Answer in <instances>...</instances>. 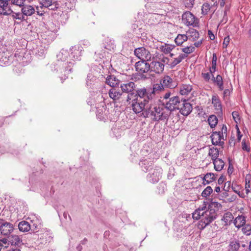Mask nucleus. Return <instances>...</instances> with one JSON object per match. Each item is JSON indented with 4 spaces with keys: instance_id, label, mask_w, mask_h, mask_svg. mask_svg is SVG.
<instances>
[{
    "instance_id": "obj_24",
    "label": "nucleus",
    "mask_w": 251,
    "mask_h": 251,
    "mask_svg": "<svg viewBox=\"0 0 251 251\" xmlns=\"http://www.w3.org/2000/svg\"><path fill=\"white\" fill-rule=\"evenodd\" d=\"M187 56L185 54L181 53L178 56L174 58L170 64L171 68H173L175 67L176 65L180 63L182 61V60L187 57Z\"/></svg>"
},
{
    "instance_id": "obj_32",
    "label": "nucleus",
    "mask_w": 251,
    "mask_h": 251,
    "mask_svg": "<svg viewBox=\"0 0 251 251\" xmlns=\"http://www.w3.org/2000/svg\"><path fill=\"white\" fill-rule=\"evenodd\" d=\"M215 180V175L213 173L206 174L203 179V184L206 185L213 182Z\"/></svg>"
},
{
    "instance_id": "obj_13",
    "label": "nucleus",
    "mask_w": 251,
    "mask_h": 251,
    "mask_svg": "<svg viewBox=\"0 0 251 251\" xmlns=\"http://www.w3.org/2000/svg\"><path fill=\"white\" fill-rule=\"evenodd\" d=\"M160 83L164 88L173 89L176 86V83L174 81L169 75H165L160 80Z\"/></svg>"
},
{
    "instance_id": "obj_19",
    "label": "nucleus",
    "mask_w": 251,
    "mask_h": 251,
    "mask_svg": "<svg viewBox=\"0 0 251 251\" xmlns=\"http://www.w3.org/2000/svg\"><path fill=\"white\" fill-rule=\"evenodd\" d=\"M10 53L8 51L0 52V65L4 66L8 65L11 62L10 59Z\"/></svg>"
},
{
    "instance_id": "obj_56",
    "label": "nucleus",
    "mask_w": 251,
    "mask_h": 251,
    "mask_svg": "<svg viewBox=\"0 0 251 251\" xmlns=\"http://www.w3.org/2000/svg\"><path fill=\"white\" fill-rule=\"evenodd\" d=\"M242 149L244 151H249L250 150V148L247 146V145L246 144L245 141H243L242 142Z\"/></svg>"
},
{
    "instance_id": "obj_14",
    "label": "nucleus",
    "mask_w": 251,
    "mask_h": 251,
    "mask_svg": "<svg viewBox=\"0 0 251 251\" xmlns=\"http://www.w3.org/2000/svg\"><path fill=\"white\" fill-rule=\"evenodd\" d=\"M7 240L11 246L15 247L19 246L22 242V237L16 234L9 235Z\"/></svg>"
},
{
    "instance_id": "obj_12",
    "label": "nucleus",
    "mask_w": 251,
    "mask_h": 251,
    "mask_svg": "<svg viewBox=\"0 0 251 251\" xmlns=\"http://www.w3.org/2000/svg\"><path fill=\"white\" fill-rule=\"evenodd\" d=\"M180 101V106H179V108L178 109H179V112L184 116L188 115L192 110V105L186 100H184L183 101L181 100Z\"/></svg>"
},
{
    "instance_id": "obj_51",
    "label": "nucleus",
    "mask_w": 251,
    "mask_h": 251,
    "mask_svg": "<svg viewBox=\"0 0 251 251\" xmlns=\"http://www.w3.org/2000/svg\"><path fill=\"white\" fill-rule=\"evenodd\" d=\"M195 0H184V3L187 8H191L194 4Z\"/></svg>"
},
{
    "instance_id": "obj_17",
    "label": "nucleus",
    "mask_w": 251,
    "mask_h": 251,
    "mask_svg": "<svg viewBox=\"0 0 251 251\" xmlns=\"http://www.w3.org/2000/svg\"><path fill=\"white\" fill-rule=\"evenodd\" d=\"M81 48H82L78 45L72 47L70 49L71 56L75 59L79 60L81 54Z\"/></svg>"
},
{
    "instance_id": "obj_6",
    "label": "nucleus",
    "mask_w": 251,
    "mask_h": 251,
    "mask_svg": "<svg viewBox=\"0 0 251 251\" xmlns=\"http://www.w3.org/2000/svg\"><path fill=\"white\" fill-rule=\"evenodd\" d=\"M134 54L141 60L151 61L152 58L150 51L144 47L136 49Z\"/></svg>"
},
{
    "instance_id": "obj_4",
    "label": "nucleus",
    "mask_w": 251,
    "mask_h": 251,
    "mask_svg": "<svg viewBox=\"0 0 251 251\" xmlns=\"http://www.w3.org/2000/svg\"><path fill=\"white\" fill-rule=\"evenodd\" d=\"M178 97L173 96L167 101H165V103L163 104V106L167 111L170 112V114L171 111L179 108L181 103Z\"/></svg>"
},
{
    "instance_id": "obj_57",
    "label": "nucleus",
    "mask_w": 251,
    "mask_h": 251,
    "mask_svg": "<svg viewBox=\"0 0 251 251\" xmlns=\"http://www.w3.org/2000/svg\"><path fill=\"white\" fill-rule=\"evenodd\" d=\"M217 56L215 53H213L212 54V65L216 66L217 65Z\"/></svg>"
},
{
    "instance_id": "obj_39",
    "label": "nucleus",
    "mask_w": 251,
    "mask_h": 251,
    "mask_svg": "<svg viewBox=\"0 0 251 251\" xmlns=\"http://www.w3.org/2000/svg\"><path fill=\"white\" fill-rule=\"evenodd\" d=\"M207 203V207L212 209H215V211L218 210L221 207V204L218 202L211 201L210 203L208 201H205Z\"/></svg>"
},
{
    "instance_id": "obj_61",
    "label": "nucleus",
    "mask_w": 251,
    "mask_h": 251,
    "mask_svg": "<svg viewBox=\"0 0 251 251\" xmlns=\"http://www.w3.org/2000/svg\"><path fill=\"white\" fill-rule=\"evenodd\" d=\"M36 11L37 12V13L39 16H43L45 13L44 11H40L39 9L38 6H36L35 8Z\"/></svg>"
},
{
    "instance_id": "obj_30",
    "label": "nucleus",
    "mask_w": 251,
    "mask_h": 251,
    "mask_svg": "<svg viewBox=\"0 0 251 251\" xmlns=\"http://www.w3.org/2000/svg\"><path fill=\"white\" fill-rule=\"evenodd\" d=\"M214 169L217 171H221L224 167V162L221 159H216L213 161Z\"/></svg>"
},
{
    "instance_id": "obj_20",
    "label": "nucleus",
    "mask_w": 251,
    "mask_h": 251,
    "mask_svg": "<svg viewBox=\"0 0 251 251\" xmlns=\"http://www.w3.org/2000/svg\"><path fill=\"white\" fill-rule=\"evenodd\" d=\"M12 11L8 5V2L0 1V14L3 15L10 14Z\"/></svg>"
},
{
    "instance_id": "obj_58",
    "label": "nucleus",
    "mask_w": 251,
    "mask_h": 251,
    "mask_svg": "<svg viewBox=\"0 0 251 251\" xmlns=\"http://www.w3.org/2000/svg\"><path fill=\"white\" fill-rule=\"evenodd\" d=\"M0 244H3L4 245L7 246V248L8 247L10 244H9V241L7 240V237L6 238H3L0 240Z\"/></svg>"
},
{
    "instance_id": "obj_16",
    "label": "nucleus",
    "mask_w": 251,
    "mask_h": 251,
    "mask_svg": "<svg viewBox=\"0 0 251 251\" xmlns=\"http://www.w3.org/2000/svg\"><path fill=\"white\" fill-rule=\"evenodd\" d=\"M21 11L25 16H31L35 13L36 9L33 5L25 4L21 8Z\"/></svg>"
},
{
    "instance_id": "obj_35",
    "label": "nucleus",
    "mask_w": 251,
    "mask_h": 251,
    "mask_svg": "<svg viewBox=\"0 0 251 251\" xmlns=\"http://www.w3.org/2000/svg\"><path fill=\"white\" fill-rule=\"evenodd\" d=\"M188 39V36L186 34H178L176 38L175 41L177 45L182 44L185 41Z\"/></svg>"
},
{
    "instance_id": "obj_59",
    "label": "nucleus",
    "mask_w": 251,
    "mask_h": 251,
    "mask_svg": "<svg viewBox=\"0 0 251 251\" xmlns=\"http://www.w3.org/2000/svg\"><path fill=\"white\" fill-rule=\"evenodd\" d=\"M81 44L85 48L88 47L90 45V42L87 40L81 41Z\"/></svg>"
},
{
    "instance_id": "obj_50",
    "label": "nucleus",
    "mask_w": 251,
    "mask_h": 251,
    "mask_svg": "<svg viewBox=\"0 0 251 251\" xmlns=\"http://www.w3.org/2000/svg\"><path fill=\"white\" fill-rule=\"evenodd\" d=\"M232 115L236 123L237 124L240 122V116L238 112L233 111L232 113Z\"/></svg>"
},
{
    "instance_id": "obj_5",
    "label": "nucleus",
    "mask_w": 251,
    "mask_h": 251,
    "mask_svg": "<svg viewBox=\"0 0 251 251\" xmlns=\"http://www.w3.org/2000/svg\"><path fill=\"white\" fill-rule=\"evenodd\" d=\"M14 230L13 224L0 218V233L1 235H9L13 232Z\"/></svg>"
},
{
    "instance_id": "obj_45",
    "label": "nucleus",
    "mask_w": 251,
    "mask_h": 251,
    "mask_svg": "<svg viewBox=\"0 0 251 251\" xmlns=\"http://www.w3.org/2000/svg\"><path fill=\"white\" fill-rule=\"evenodd\" d=\"M13 17L14 19H18L21 21L25 20V16L23 13L20 12L14 13Z\"/></svg>"
},
{
    "instance_id": "obj_40",
    "label": "nucleus",
    "mask_w": 251,
    "mask_h": 251,
    "mask_svg": "<svg viewBox=\"0 0 251 251\" xmlns=\"http://www.w3.org/2000/svg\"><path fill=\"white\" fill-rule=\"evenodd\" d=\"M154 57H156V58L158 59V61L161 62L163 64L164 63H168L169 62V59L167 57H165L163 56L162 54H159L158 53H155L153 55Z\"/></svg>"
},
{
    "instance_id": "obj_43",
    "label": "nucleus",
    "mask_w": 251,
    "mask_h": 251,
    "mask_svg": "<svg viewBox=\"0 0 251 251\" xmlns=\"http://www.w3.org/2000/svg\"><path fill=\"white\" fill-rule=\"evenodd\" d=\"M25 0H11L10 3L22 8L25 4Z\"/></svg>"
},
{
    "instance_id": "obj_11",
    "label": "nucleus",
    "mask_w": 251,
    "mask_h": 251,
    "mask_svg": "<svg viewBox=\"0 0 251 251\" xmlns=\"http://www.w3.org/2000/svg\"><path fill=\"white\" fill-rule=\"evenodd\" d=\"M41 8L44 7L49 10L54 11L59 7V4L57 1L53 0H42L40 2Z\"/></svg>"
},
{
    "instance_id": "obj_62",
    "label": "nucleus",
    "mask_w": 251,
    "mask_h": 251,
    "mask_svg": "<svg viewBox=\"0 0 251 251\" xmlns=\"http://www.w3.org/2000/svg\"><path fill=\"white\" fill-rule=\"evenodd\" d=\"M229 95H230V91L229 89H226L224 91V93H223L224 98H226L227 96H229Z\"/></svg>"
},
{
    "instance_id": "obj_25",
    "label": "nucleus",
    "mask_w": 251,
    "mask_h": 251,
    "mask_svg": "<svg viewBox=\"0 0 251 251\" xmlns=\"http://www.w3.org/2000/svg\"><path fill=\"white\" fill-rule=\"evenodd\" d=\"M108 94L110 98L113 100H119L121 98L122 94V93L117 91L116 89L114 88H111L109 91Z\"/></svg>"
},
{
    "instance_id": "obj_2",
    "label": "nucleus",
    "mask_w": 251,
    "mask_h": 251,
    "mask_svg": "<svg viewBox=\"0 0 251 251\" xmlns=\"http://www.w3.org/2000/svg\"><path fill=\"white\" fill-rule=\"evenodd\" d=\"M143 115L145 117L150 118L152 121H159L168 119L170 112L167 111L163 105L154 106L150 104L149 108L143 113Z\"/></svg>"
},
{
    "instance_id": "obj_36",
    "label": "nucleus",
    "mask_w": 251,
    "mask_h": 251,
    "mask_svg": "<svg viewBox=\"0 0 251 251\" xmlns=\"http://www.w3.org/2000/svg\"><path fill=\"white\" fill-rule=\"evenodd\" d=\"M174 49V46L166 44L160 47V50L165 54L170 53Z\"/></svg>"
},
{
    "instance_id": "obj_42",
    "label": "nucleus",
    "mask_w": 251,
    "mask_h": 251,
    "mask_svg": "<svg viewBox=\"0 0 251 251\" xmlns=\"http://www.w3.org/2000/svg\"><path fill=\"white\" fill-rule=\"evenodd\" d=\"M240 248V244L237 241H232L229 245V250L231 251H237Z\"/></svg>"
},
{
    "instance_id": "obj_63",
    "label": "nucleus",
    "mask_w": 251,
    "mask_h": 251,
    "mask_svg": "<svg viewBox=\"0 0 251 251\" xmlns=\"http://www.w3.org/2000/svg\"><path fill=\"white\" fill-rule=\"evenodd\" d=\"M216 66L212 65L211 67L210 68V69H209L210 72H209V73L212 75V76H213L212 74L216 71Z\"/></svg>"
},
{
    "instance_id": "obj_53",
    "label": "nucleus",
    "mask_w": 251,
    "mask_h": 251,
    "mask_svg": "<svg viewBox=\"0 0 251 251\" xmlns=\"http://www.w3.org/2000/svg\"><path fill=\"white\" fill-rule=\"evenodd\" d=\"M251 230V226L250 225H247L245 227L242 228V231L247 235H249L250 234V231Z\"/></svg>"
},
{
    "instance_id": "obj_23",
    "label": "nucleus",
    "mask_w": 251,
    "mask_h": 251,
    "mask_svg": "<svg viewBox=\"0 0 251 251\" xmlns=\"http://www.w3.org/2000/svg\"><path fill=\"white\" fill-rule=\"evenodd\" d=\"M119 80L114 75H109L106 79V83L112 87H115L119 83Z\"/></svg>"
},
{
    "instance_id": "obj_27",
    "label": "nucleus",
    "mask_w": 251,
    "mask_h": 251,
    "mask_svg": "<svg viewBox=\"0 0 251 251\" xmlns=\"http://www.w3.org/2000/svg\"><path fill=\"white\" fill-rule=\"evenodd\" d=\"M19 230L22 232H27L30 229V226L29 224L25 221H23L20 222L18 225Z\"/></svg>"
},
{
    "instance_id": "obj_44",
    "label": "nucleus",
    "mask_w": 251,
    "mask_h": 251,
    "mask_svg": "<svg viewBox=\"0 0 251 251\" xmlns=\"http://www.w3.org/2000/svg\"><path fill=\"white\" fill-rule=\"evenodd\" d=\"M213 190L210 186H207L202 192L201 196L203 197L206 198L209 196L212 192Z\"/></svg>"
},
{
    "instance_id": "obj_15",
    "label": "nucleus",
    "mask_w": 251,
    "mask_h": 251,
    "mask_svg": "<svg viewBox=\"0 0 251 251\" xmlns=\"http://www.w3.org/2000/svg\"><path fill=\"white\" fill-rule=\"evenodd\" d=\"M162 170L161 168L154 169L150 175V181L152 183L157 182L161 177Z\"/></svg>"
},
{
    "instance_id": "obj_8",
    "label": "nucleus",
    "mask_w": 251,
    "mask_h": 251,
    "mask_svg": "<svg viewBox=\"0 0 251 251\" xmlns=\"http://www.w3.org/2000/svg\"><path fill=\"white\" fill-rule=\"evenodd\" d=\"M183 22L187 25H192L193 26H197L198 24V20L195 16L190 12H186L182 17Z\"/></svg>"
},
{
    "instance_id": "obj_49",
    "label": "nucleus",
    "mask_w": 251,
    "mask_h": 251,
    "mask_svg": "<svg viewBox=\"0 0 251 251\" xmlns=\"http://www.w3.org/2000/svg\"><path fill=\"white\" fill-rule=\"evenodd\" d=\"M171 95V93L169 92L166 93L162 97V105L165 103V101L166 102L168 100L170 99Z\"/></svg>"
},
{
    "instance_id": "obj_52",
    "label": "nucleus",
    "mask_w": 251,
    "mask_h": 251,
    "mask_svg": "<svg viewBox=\"0 0 251 251\" xmlns=\"http://www.w3.org/2000/svg\"><path fill=\"white\" fill-rule=\"evenodd\" d=\"M73 66V63L72 62H69L68 64L67 67H65V75L69 74L72 71V67Z\"/></svg>"
},
{
    "instance_id": "obj_47",
    "label": "nucleus",
    "mask_w": 251,
    "mask_h": 251,
    "mask_svg": "<svg viewBox=\"0 0 251 251\" xmlns=\"http://www.w3.org/2000/svg\"><path fill=\"white\" fill-rule=\"evenodd\" d=\"M210 9V5L207 3H204L201 7V12L203 14H207Z\"/></svg>"
},
{
    "instance_id": "obj_48",
    "label": "nucleus",
    "mask_w": 251,
    "mask_h": 251,
    "mask_svg": "<svg viewBox=\"0 0 251 251\" xmlns=\"http://www.w3.org/2000/svg\"><path fill=\"white\" fill-rule=\"evenodd\" d=\"M195 49V48L194 47L191 46L189 47H187L186 48H182L181 50L183 52L186 54H190L194 51Z\"/></svg>"
},
{
    "instance_id": "obj_38",
    "label": "nucleus",
    "mask_w": 251,
    "mask_h": 251,
    "mask_svg": "<svg viewBox=\"0 0 251 251\" xmlns=\"http://www.w3.org/2000/svg\"><path fill=\"white\" fill-rule=\"evenodd\" d=\"M245 182L246 191V193L248 194L251 192V175L248 174L246 175L245 177Z\"/></svg>"
},
{
    "instance_id": "obj_54",
    "label": "nucleus",
    "mask_w": 251,
    "mask_h": 251,
    "mask_svg": "<svg viewBox=\"0 0 251 251\" xmlns=\"http://www.w3.org/2000/svg\"><path fill=\"white\" fill-rule=\"evenodd\" d=\"M211 74L209 73H202V76L205 81L208 82L210 79Z\"/></svg>"
},
{
    "instance_id": "obj_46",
    "label": "nucleus",
    "mask_w": 251,
    "mask_h": 251,
    "mask_svg": "<svg viewBox=\"0 0 251 251\" xmlns=\"http://www.w3.org/2000/svg\"><path fill=\"white\" fill-rule=\"evenodd\" d=\"M221 135H222V138L223 140H225L226 138L227 135V127L226 125H223L221 128Z\"/></svg>"
},
{
    "instance_id": "obj_55",
    "label": "nucleus",
    "mask_w": 251,
    "mask_h": 251,
    "mask_svg": "<svg viewBox=\"0 0 251 251\" xmlns=\"http://www.w3.org/2000/svg\"><path fill=\"white\" fill-rule=\"evenodd\" d=\"M230 41V38L229 36H227L224 38V42H223V48H226L227 46L229 44Z\"/></svg>"
},
{
    "instance_id": "obj_10",
    "label": "nucleus",
    "mask_w": 251,
    "mask_h": 251,
    "mask_svg": "<svg viewBox=\"0 0 251 251\" xmlns=\"http://www.w3.org/2000/svg\"><path fill=\"white\" fill-rule=\"evenodd\" d=\"M136 92V94H134V93L128 94L127 97H128V98H134L137 99L140 98V99L142 100H150V98L147 95L146 88H143L138 89Z\"/></svg>"
},
{
    "instance_id": "obj_60",
    "label": "nucleus",
    "mask_w": 251,
    "mask_h": 251,
    "mask_svg": "<svg viewBox=\"0 0 251 251\" xmlns=\"http://www.w3.org/2000/svg\"><path fill=\"white\" fill-rule=\"evenodd\" d=\"M94 76L92 75H88V76H87V79H86V84L88 86V85H91L92 83L91 82H89V80H91V79H92L93 78Z\"/></svg>"
},
{
    "instance_id": "obj_41",
    "label": "nucleus",
    "mask_w": 251,
    "mask_h": 251,
    "mask_svg": "<svg viewBox=\"0 0 251 251\" xmlns=\"http://www.w3.org/2000/svg\"><path fill=\"white\" fill-rule=\"evenodd\" d=\"M208 123L211 127L213 128L217 125L218 119L216 116L211 115L208 119Z\"/></svg>"
},
{
    "instance_id": "obj_1",
    "label": "nucleus",
    "mask_w": 251,
    "mask_h": 251,
    "mask_svg": "<svg viewBox=\"0 0 251 251\" xmlns=\"http://www.w3.org/2000/svg\"><path fill=\"white\" fill-rule=\"evenodd\" d=\"M207 203L203 202L202 205L193 213L194 219H201L200 226L204 228L216 218L217 213L215 209H209L207 207Z\"/></svg>"
},
{
    "instance_id": "obj_21",
    "label": "nucleus",
    "mask_w": 251,
    "mask_h": 251,
    "mask_svg": "<svg viewBox=\"0 0 251 251\" xmlns=\"http://www.w3.org/2000/svg\"><path fill=\"white\" fill-rule=\"evenodd\" d=\"M135 87V84L133 82H129L128 83L122 84L121 85V88L124 93H131L134 90Z\"/></svg>"
},
{
    "instance_id": "obj_31",
    "label": "nucleus",
    "mask_w": 251,
    "mask_h": 251,
    "mask_svg": "<svg viewBox=\"0 0 251 251\" xmlns=\"http://www.w3.org/2000/svg\"><path fill=\"white\" fill-rule=\"evenodd\" d=\"M219 154V151L217 148L214 147L209 148L208 156L211 158L213 161L217 159Z\"/></svg>"
},
{
    "instance_id": "obj_22",
    "label": "nucleus",
    "mask_w": 251,
    "mask_h": 251,
    "mask_svg": "<svg viewBox=\"0 0 251 251\" xmlns=\"http://www.w3.org/2000/svg\"><path fill=\"white\" fill-rule=\"evenodd\" d=\"M210 137L211 138L213 145H219L224 143L221 141L222 140H223V138H222V135H221L220 131L213 132Z\"/></svg>"
},
{
    "instance_id": "obj_9",
    "label": "nucleus",
    "mask_w": 251,
    "mask_h": 251,
    "mask_svg": "<svg viewBox=\"0 0 251 251\" xmlns=\"http://www.w3.org/2000/svg\"><path fill=\"white\" fill-rule=\"evenodd\" d=\"M147 61L141 60L136 62L135 66L136 71L140 74L146 73L149 72L151 69V66Z\"/></svg>"
},
{
    "instance_id": "obj_64",
    "label": "nucleus",
    "mask_w": 251,
    "mask_h": 251,
    "mask_svg": "<svg viewBox=\"0 0 251 251\" xmlns=\"http://www.w3.org/2000/svg\"><path fill=\"white\" fill-rule=\"evenodd\" d=\"M242 135L241 134V132L239 130V129L237 128V140L238 141H240L241 140Z\"/></svg>"
},
{
    "instance_id": "obj_26",
    "label": "nucleus",
    "mask_w": 251,
    "mask_h": 251,
    "mask_svg": "<svg viewBox=\"0 0 251 251\" xmlns=\"http://www.w3.org/2000/svg\"><path fill=\"white\" fill-rule=\"evenodd\" d=\"M192 90V85L189 84H183L180 86L179 93L181 95H187Z\"/></svg>"
},
{
    "instance_id": "obj_3",
    "label": "nucleus",
    "mask_w": 251,
    "mask_h": 251,
    "mask_svg": "<svg viewBox=\"0 0 251 251\" xmlns=\"http://www.w3.org/2000/svg\"><path fill=\"white\" fill-rule=\"evenodd\" d=\"M127 101L131 104L132 110L134 113L138 114L144 112L146 109L149 108L150 100H142L128 98L127 97Z\"/></svg>"
},
{
    "instance_id": "obj_37",
    "label": "nucleus",
    "mask_w": 251,
    "mask_h": 251,
    "mask_svg": "<svg viewBox=\"0 0 251 251\" xmlns=\"http://www.w3.org/2000/svg\"><path fill=\"white\" fill-rule=\"evenodd\" d=\"M164 89V87L159 81V83H156L153 85L152 93L153 94H158Z\"/></svg>"
},
{
    "instance_id": "obj_28",
    "label": "nucleus",
    "mask_w": 251,
    "mask_h": 251,
    "mask_svg": "<svg viewBox=\"0 0 251 251\" xmlns=\"http://www.w3.org/2000/svg\"><path fill=\"white\" fill-rule=\"evenodd\" d=\"M212 80H213V82L217 85L220 91L223 90V78L220 75H217L216 77H214L213 76Z\"/></svg>"
},
{
    "instance_id": "obj_7",
    "label": "nucleus",
    "mask_w": 251,
    "mask_h": 251,
    "mask_svg": "<svg viewBox=\"0 0 251 251\" xmlns=\"http://www.w3.org/2000/svg\"><path fill=\"white\" fill-rule=\"evenodd\" d=\"M152 61L150 64L151 66L150 71L154 72L156 74H161L164 69V65L161 62L158 61L156 57L152 56Z\"/></svg>"
},
{
    "instance_id": "obj_18",
    "label": "nucleus",
    "mask_w": 251,
    "mask_h": 251,
    "mask_svg": "<svg viewBox=\"0 0 251 251\" xmlns=\"http://www.w3.org/2000/svg\"><path fill=\"white\" fill-rule=\"evenodd\" d=\"M212 103L216 110V112L217 113H221L222 112V104L220 99L217 95L212 96Z\"/></svg>"
},
{
    "instance_id": "obj_33",
    "label": "nucleus",
    "mask_w": 251,
    "mask_h": 251,
    "mask_svg": "<svg viewBox=\"0 0 251 251\" xmlns=\"http://www.w3.org/2000/svg\"><path fill=\"white\" fill-rule=\"evenodd\" d=\"M233 219V216L230 212L226 213L222 218L223 221L225 223V225H230Z\"/></svg>"
},
{
    "instance_id": "obj_34",
    "label": "nucleus",
    "mask_w": 251,
    "mask_h": 251,
    "mask_svg": "<svg viewBox=\"0 0 251 251\" xmlns=\"http://www.w3.org/2000/svg\"><path fill=\"white\" fill-rule=\"evenodd\" d=\"M188 37H190L193 40H195L199 37V32L194 28L190 29L187 32L186 34Z\"/></svg>"
},
{
    "instance_id": "obj_29",
    "label": "nucleus",
    "mask_w": 251,
    "mask_h": 251,
    "mask_svg": "<svg viewBox=\"0 0 251 251\" xmlns=\"http://www.w3.org/2000/svg\"><path fill=\"white\" fill-rule=\"evenodd\" d=\"M246 223V220L244 216H239L235 218L234 221V224L237 228L243 226Z\"/></svg>"
}]
</instances>
